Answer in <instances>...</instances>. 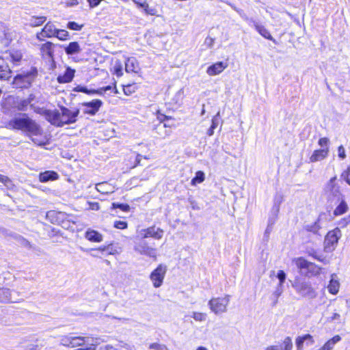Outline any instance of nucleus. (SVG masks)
I'll use <instances>...</instances> for the list:
<instances>
[{
    "instance_id": "f257e3e1",
    "label": "nucleus",
    "mask_w": 350,
    "mask_h": 350,
    "mask_svg": "<svg viewBox=\"0 0 350 350\" xmlns=\"http://www.w3.org/2000/svg\"><path fill=\"white\" fill-rule=\"evenodd\" d=\"M8 124L12 129L23 132L26 136L38 146H46L50 142V139L44 133L41 126L26 113H23L21 117L10 120Z\"/></svg>"
},
{
    "instance_id": "f03ea898",
    "label": "nucleus",
    "mask_w": 350,
    "mask_h": 350,
    "mask_svg": "<svg viewBox=\"0 0 350 350\" xmlns=\"http://www.w3.org/2000/svg\"><path fill=\"white\" fill-rule=\"evenodd\" d=\"M59 110L46 109L44 111L43 115L48 122L57 127L73 124L77 121L80 113L79 109L75 108L71 110L65 106H60Z\"/></svg>"
},
{
    "instance_id": "7ed1b4c3",
    "label": "nucleus",
    "mask_w": 350,
    "mask_h": 350,
    "mask_svg": "<svg viewBox=\"0 0 350 350\" xmlns=\"http://www.w3.org/2000/svg\"><path fill=\"white\" fill-rule=\"evenodd\" d=\"M38 75V71L36 67L31 66L26 71H21L17 73L12 79L11 85L16 90L29 89L35 82Z\"/></svg>"
},
{
    "instance_id": "20e7f679",
    "label": "nucleus",
    "mask_w": 350,
    "mask_h": 350,
    "mask_svg": "<svg viewBox=\"0 0 350 350\" xmlns=\"http://www.w3.org/2000/svg\"><path fill=\"white\" fill-rule=\"evenodd\" d=\"M86 342V337L75 336L72 334L64 335L60 338L61 345L66 348L75 349L74 350H97L96 345L81 347L85 345Z\"/></svg>"
},
{
    "instance_id": "39448f33",
    "label": "nucleus",
    "mask_w": 350,
    "mask_h": 350,
    "mask_svg": "<svg viewBox=\"0 0 350 350\" xmlns=\"http://www.w3.org/2000/svg\"><path fill=\"white\" fill-rule=\"evenodd\" d=\"M296 267L300 271L306 270V275L308 277H315L319 275L323 268L314 262L307 260L304 257L295 258L293 260Z\"/></svg>"
},
{
    "instance_id": "423d86ee",
    "label": "nucleus",
    "mask_w": 350,
    "mask_h": 350,
    "mask_svg": "<svg viewBox=\"0 0 350 350\" xmlns=\"http://www.w3.org/2000/svg\"><path fill=\"white\" fill-rule=\"evenodd\" d=\"M92 256L94 258H102L109 255H117L120 252V247L118 244L111 242L107 245L91 249Z\"/></svg>"
},
{
    "instance_id": "0eeeda50",
    "label": "nucleus",
    "mask_w": 350,
    "mask_h": 350,
    "mask_svg": "<svg viewBox=\"0 0 350 350\" xmlns=\"http://www.w3.org/2000/svg\"><path fill=\"white\" fill-rule=\"evenodd\" d=\"M36 96L34 94H29L27 98L16 96L13 100V108L18 111H25L28 108L33 109L34 107L33 102L36 100Z\"/></svg>"
},
{
    "instance_id": "6e6552de",
    "label": "nucleus",
    "mask_w": 350,
    "mask_h": 350,
    "mask_svg": "<svg viewBox=\"0 0 350 350\" xmlns=\"http://www.w3.org/2000/svg\"><path fill=\"white\" fill-rule=\"evenodd\" d=\"M167 271V265L161 263L151 271L150 273V279L154 288H159L162 286Z\"/></svg>"
},
{
    "instance_id": "1a4fd4ad",
    "label": "nucleus",
    "mask_w": 350,
    "mask_h": 350,
    "mask_svg": "<svg viewBox=\"0 0 350 350\" xmlns=\"http://www.w3.org/2000/svg\"><path fill=\"white\" fill-rule=\"evenodd\" d=\"M230 296L225 295L221 297H213L208 301V306L215 314L225 312L229 304Z\"/></svg>"
},
{
    "instance_id": "9d476101",
    "label": "nucleus",
    "mask_w": 350,
    "mask_h": 350,
    "mask_svg": "<svg viewBox=\"0 0 350 350\" xmlns=\"http://www.w3.org/2000/svg\"><path fill=\"white\" fill-rule=\"evenodd\" d=\"M293 287L297 293L302 297H310L313 298L316 296L314 289L310 282L302 281L300 278H296L293 284Z\"/></svg>"
},
{
    "instance_id": "9b49d317",
    "label": "nucleus",
    "mask_w": 350,
    "mask_h": 350,
    "mask_svg": "<svg viewBox=\"0 0 350 350\" xmlns=\"http://www.w3.org/2000/svg\"><path fill=\"white\" fill-rule=\"evenodd\" d=\"M340 237L341 231L338 227L328 231L325 237L324 250L325 252L334 250Z\"/></svg>"
},
{
    "instance_id": "f8f14e48",
    "label": "nucleus",
    "mask_w": 350,
    "mask_h": 350,
    "mask_svg": "<svg viewBox=\"0 0 350 350\" xmlns=\"http://www.w3.org/2000/svg\"><path fill=\"white\" fill-rule=\"evenodd\" d=\"M134 250L139 254L152 258L154 260H157V249L150 246L146 241H142L136 243Z\"/></svg>"
},
{
    "instance_id": "ddd939ff",
    "label": "nucleus",
    "mask_w": 350,
    "mask_h": 350,
    "mask_svg": "<svg viewBox=\"0 0 350 350\" xmlns=\"http://www.w3.org/2000/svg\"><path fill=\"white\" fill-rule=\"evenodd\" d=\"M57 28L51 22L46 23L40 31L36 33V38L39 41H43L45 38H55Z\"/></svg>"
},
{
    "instance_id": "4468645a",
    "label": "nucleus",
    "mask_w": 350,
    "mask_h": 350,
    "mask_svg": "<svg viewBox=\"0 0 350 350\" xmlns=\"http://www.w3.org/2000/svg\"><path fill=\"white\" fill-rule=\"evenodd\" d=\"M83 107V113L85 115L94 116L103 105V101L100 99H93L89 102H84L81 104Z\"/></svg>"
},
{
    "instance_id": "2eb2a0df",
    "label": "nucleus",
    "mask_w": 350,
    "mask_h": 350,
    "mask_svg": "<svg viewBox=\"0 0 350 350\" xmlns=\"http://www.w3.org/2000/svg\"><path fill=\"white\" fill-rule=\"evenodd\" d=\"M142 232L143 239L151 237L157 240L161 239L164 234L163 229L160 228H156L155 226H152L147 228L143 229Z\"/></svg>"
},
{
    "instance_id": "dca6fc26",
    "label": "nucleus",
    "mask_w": 350,
    "mask_h": 350,
    "mask_svg": "<svg viewBox=\"0 0 350 350\" xmlns=\"http://www.w3.org/2000/svg\"><path fill=\"white\" fill-rule=\"evenodd\" d=\"M336 180L337 176H334L329 180L326 185L327 190L331 195V198L329 200L336 196L342 198L344 196L340 191V186L336 183Z\"/></svg>"
},
{
    "instance_id": "f3484780",
    "label": "nucleus",
    "mask_w": 350,
    "mask_h": 350,
    "mask_svg": "<svg viewBox=\"0 0 350 350\" xmlns=\"http://www.w3.org/2000/svg\"><path fill=\"white\" fill-rule=\"evenodd\" d=\"M76 73L75 69L70 66H66V70L63 73L57 77V81L59 84L68 83L72 81Z\"/></svg>"
},
{
    "instance_id": "a211bd4d",
    "label": "nucleus",
    "mask_w": 350,
    "mask_h": 350,
    "mask_svg": "<svg viewBox=\"0 0 350 350\" xmlns=\"http://www.w3.org/2000/svg\"><path fill=\"white\" fill-rule=\"evenodd\" d=\"M55 44L51 41H46L40 46V55L44 59H53L54 57Z\"/></svg>"
},
{
    "instance_id": "6ab92c4d",
    "label": "nucleus",
    "mask_w": 350,
    "mask_h": 350,
    "mask_svg": "<svg viewBox=\"0 0 350 350\" xmlns=\"http://www.w3.org/2000/svg\"><path fill=\"white\" fill-rule=\"evenodd\" d=\"M228 66L227 62H217L207 68L206 73L209 76H215L221 73Z\"/></svg>"
},
{
    "instance_id": "aec40b11",
    "label": "nucleus",
    "mask_w": 350,
    "mask_h": 350,
    "mask_svg": "<svg viewBox=\"0 0 350 350\" xmlns=\"http://www.w3.org/2000/svg\"><path fill=\"white\" fill-rule=\"evenodd\" d=\"M62 47L65 53L68 56L79 54L82 51V48L77 41L70 42L67 45L62 46Z\"/></svg>"
},
{
    "instance_id": "412c9836",
    "label": "nucleus",
    "mask_w": 350,
    "mask_h": 350,
    "mask_svg": "<svg viewBox=\"0 0 350 350\" xmlns=\"http://www.w3.org/2000/svg\"><path fill=\"white\" fill-rule=\"evenodd\" d=\"M329 152V148L314 150L309 157V160L311 163H315L317 161L323 160L327 157Z\"/></svg>"
},
{
    "instance_id": "4be33fe9",
    "label": "nucleus",
    "mask_w": 350,
    "mask_h": 350,
    "mask_svg": "<svg viewBox=\"0 0 350 350\" xmlns=\"http://www.w3.org/2000/svg\"><path fill=\"white\" fill-rule=\"evenodd\" d=\"M293 342L290 336H286L282 342L278 345H270L265 350H292Z\"/></svg>"
},
{
    "instance_id": "5701e85b",
    "label": "nucleus",
    "mask_w": 350,
    "mask_h": 350,
    "mask_svg": "<svg viewBox=\"0 0 350 350\" xmlns=\"http://www.w3.org/2000/svg\"><path fill=\"white\" fill-rule=\"evenodd\" d=\"M304 342H306L307 345H312L314 343V340L310 334L297 336L295 339V345L297 350H303Z\"/></svg>"
},
{
    "instance_id": "b1692460",
    "label": "nucleus",
    "mask_w": 350,
    "mask_h": 350,
    "mask_svg": "<svg viewBox=\"0 0 350 350\" xmlns=\"http://www.w3.org/2000/svg\"><path fill=\"white\" fill-rule=\"evenodd\" d=\"M254 27L262 37L268 40L272 41L275 44H277L276 40L273 38L270 31L264 25L254 22Z\"/></svg>"
},
{
    "instance_id": "393cba45",
    "label": "nucleus",
    "mask_w": 350,
    "mask_h": 350,
    "mask_svg": "<svg viewBox=\"0 0 350 350\" xmlns=\"http://www.w3.org/2000/svg\"><path fill=\"white\" fill-rule=\"evenodd\" d=\"M141 159L139 154H133L124 159V164L127 169H133L139 165Z\"/></svg>"
},
{
    "instance_id": "a878e982",
    "label": "nucleus",
    "mask_w": 350,
    "mask_h": 350,
    "mask_svg": "<svg viewBox=\"0 0 350 350\" xmlns=\"http://www.w3.org/2000/svg\"><path fill=\"white\" fill-rule=\"evenodd\" d=\"M39 180L41 183L56 180L59 178L58 174L52 170H46L39 174Z\"/></svg>"
},
{
    "instance_id": "bb28decb",
    "label": "nucleus",
    "mask_w": 350,
    "mask_h": 350,
    "mask_svg": "<svg viewBox=\"0 0 350 350\" xmlns=\"http://www.w3.org/2000/svg\"><path fill=\"white\" fill-rule=\"evenodd\" d=\"M340 200L339 204L334 208L333 215L338 217L346 213L349 210V206L345 200V197H338Z\"/></svg>"
},
{
    "instance_id": "cd10ccee",
    "label": "nucleus",
    "mask_w": 350,
    "mask_h": 350,
    "mask_svg": "<svg viewBox=\"0 0 350 350\" xmlns=\"http://www.w3.org/2000/svg\"><path fill=\"white\" fill-rule=\"evenodd\" d=\"M320 229L321 226L319 221H317L311 224L306 225L302 229V233L305 237H308L309 234H319Z\"/></svg>"
},
{
    "instance_id": "c85d7f7f",
    "label": "nucleus",
    "mask_w": 350,
    "mask_h": 350,
    "mask_svg": "<svg viewBox=\"0 0 350 350\" xmlns=\"http://www.w3.org/2000/svg\"><path fill=\"white\" fill-rule=\"evenodd\" d=\"M23 57L20 50H11L9 51V60L14 66H18Z\"/></svg>"
},
{
    "instance_id": "c756f323",
    "label": "nucleus",
    "mask_w": 350,
    "mask_h": 350,
    "mask_svg": "<svg viewBox=\"0 0 350 350\" xmlns=\"http://www.w3.org/2000/svg\"><path fill=\"white\" fill-rule=\"evenodd\" d=\"M85 237L87 240L94 243H100L103 241V235L94 230L90 229L87 230L85 234Z\"/></svg>"
},
{
    "instance_id": "7c9ffc66",
    "label": "nucleus",
    "mask_w": 350,
    "mask_h": 350,
    "mask_svg": "<svg viewBox=\"0 0 350 350\" xmlns=\"http://www.w3.org/2000/svg\"><path fill=\"white\" fill-rule=\"evenodd\" d=\"M122 91L127 96H131L135 94L139 88V84L137 83H130L126 85H122Z\"/></svg>"
},
{
    "instance_id": "2f4dec72",
    "label": "nucleus",
    "mask_w": 350,
    "mask_h": 350,
    "mask_svg": "<svg viewBox=\"0 0 350 350\" xmlns=\"http://www.w3.org/2000/svg\"><path fill=\"white\" fill-rule=\"evenodd\" d=\"M340 340L341 337L339 335H335L332 338L326 341L321 348L322 350H332L334 345Z\"/></svg>"
},
{
    "instance_id": "473e14b6",
    "label": "nucleus",
    "mask_w": 350,
    "mask_h": 350,
    "mask_svg": "<svg viewBox=\"0 0 350 350\" xmlns=\"http://www.w3.org/2000/svg\"><path fill=\"white\" fill-rule=\"evenodd\" d=\"M46 21L45 16H32L29 19V25L36 27L43 25Z\"/></svg>"
},
{
    "instance_id": "72a5a7b5",
    "label": "nucleus",
    "mask_w": 350,
    "mask_h": 350,
    "mask_svg": "<svg viewBox=\"0 0 350 350\" xmlns=\"http://www.w3.org/2000/svg\"><path fill=\"white\" fill-rule=\"evenodd\" d=\"M12 70L7 64H0V79L8 80L11 77Z\"/></svg>"
},
{
    "instance_id": "f704fd0d",
    "label": "nucleus",
    "mask_w": 350,
    "mask_h": 350,
    "mask_svg": "<svg viewBox=\"0 0 350 350\" xmlns=\"http://www.w3.org/2000/svg\"><path fill=\"white\" fill-rule=\"evenodd\" d=\"M340 288V283L337 280L331 279L327 285L328 292L332 295H336Z\"/></svg>"
},
{
    "instance_id": "c9c22d12",
    "label": "nucleus",
    "mask_w": 350,
    "mask_h": 350,
    "mask_svg": "<svg viewBox=\"0 0 350 350\" xmlns=\"http://www.w3.org/2000/svg\"><path fill=\"white\" fill-rule=\"evenodd\" d=\"M55 38H57L60 41H67L70 40V36L69 32L67 30L63 29H57Z\"/></svg>"
},
{
    "instance_id": "e433bc0d",
    "label": "nucleus",
    "mask_w": 350,
    "mask_h": 350,
    "mask_svg": "<svg viewBox=\"0 0 350 350\" xmlns=\"http://www.w3.org/2000/svg\"><path fill=\"white\" fill-rule=\"evenodd\" d=\"M155 116L157 117V120L159 123H164L165 122L169 121H174L175 118L171 116H167L163 113L160 110H157L155 112Z\"/></svg>"
},
{
    "instance_id": "4c0bfd02",
    "label": "nucleus",
    "mask_w": 350,
    "mask_h": 350,
    "mask_svg": "<svg viewBox=\"0 0 350 350\" xmlns=\"http://www.w3.org/2000/svg\"><path fill=\"white\" fill-rule=\"evenodd\" d=\"M137 8H142L146 15L155 16L157 14V10L154 8H149V5L146 2H141Z\"/></svg>"
},
{
    "instance_id": "58836bf2",
    "label": "nucleus",
    "mask_w": 350,
    "mask_h": 350,
    "mask_svg": "<svg viewBox=\"0 0 350 350\" xmlns=\"http://www.w3.org/2000/svg\"><path fill=\"white\" fill-rule=\"evenodd\" d=\"M205 179L204 173L202 171H197L196 176L191 179V185H196L197 184L202 183Z\"/></svg>"
},
{
    "instance_id": "ea45409f",
    "label": "nucleus",
    "mask_w": 350,
    "mask_h": 350,
    "mask_svg": "<svg viewBox=\"0 0 350 350\" xmlns=\"http://www.w3.org/2000/svg\"><path fill=\"white\" fill-rule=\"evenodd\" d=\"M73 92H82L85 93L88 95H94V89H88L85 86H82L81 85H78L75 86L72 89Z\"/></svg>"
},
{
    "instance_id": "a19ab883",
    "label": "nucleus",
    "mask_w": 350,
    "mask_h": 350,
    "mask_svg": "<svg viewBox=\"0 0 350 350\" xmlns=\"http://www.w3.org/2000/svg\"><path fill=\"white\" fill-rule=\"evenodd\" d=\"M111 209H116L119 208L123 212H129L131 210V207L129 204L126 203H118V202H113L111 204Z\"/></svg>"
},
{
    "instance_id": "79ce46f5",
    "label": "nucleus",
    "mask_w": 350,
    "mask_h": 350,
    "mask_svg": "<svg viewBox=\"0 0 350 350\" xmlns=\"http://www.w3.org/2000/svg\"><path fill=\"white\" fill-rule=\"evenodd\" d=\"M191 317L196 321H204L206 320L207 314L205 312H193Z\"/></svg>"
},
{
    "instance_id": "37998d69",
    "label": "nucleus",
    "mask_w": 350,
    "mask_h": 350,
    "mask_svg": "<svg viewBox=\"0 0 350 350\" xmlns=\"http://www.w3.org/2000/svg\"><path fill=\"white\" fill-rule=\"evenodd\" d=\"M66 27L74 31H81L83 27V24H79L75 21H70L67 23Z\"/></svg>"
},
{
    "instance_id": "c03bdc74",
    "label": "nucleus",
    "mask_w": 350,
    "mask_h": 350,
    "mask_svg": "<svg viewBox=\"0 0 350 350\" xmlns=\"http://www.w3.org/2000/svg\"><path fill=\"white\" fill-rule=\"evenodd\" d=\"M148 349L153 350H168L165 345L158 342L150 343L148 346Z\"/></svg>"
},
{
    "instance_id": "a18cd8bd",
    "label": "nucleus",
    "mask_w": 350,
    "mask_h": 350,
    "mask_svg": "<svg viewBox=\"0 0 350 350\" xmlns=\"http://www.w3.org/2000/svg\"><path fill=\"white\" fill-rule=\"evenodd\" d=\"M217 125H218L217 119L215 117L213 118L211 120V125L207 131V135L208 136H211L213 135L214 131L217 127Z\"/></svg>"
},
{
    "instance_id": "49530a36",
    "label": "nucleus",
    "mask_w": 350,
    "mask_h": 350,
    "mask_svg": "<svg viewBox=\"0 0 350 350\" xmlns=\"http://www.w3.org/2000/svg\"><path fill=\"white\" fill-rule=\"evenodd\" d=\"M114 228L120 230H124L128 228V223L125 221L117 220L114 222Z\"/></svg>"
},
{
    "instance_id": "de8ad7c7",
    "label": "nucleus",
    "mask_w": 350,
    "mask_h": 350,
    "mask_svg": "<svg viewBox=\"0 0 350 350\" xmlns=\"http://www.w3.org/2000/svg\"><path fill=\"white\" fill-rule=\"evenodd\" d=\"M341 178H343L345 182L350 185V166H348L347 169L342 172Z\"/></svg>"
},
{
    "instance_id": "09e8293b",
    "label": "nucleus",
    "mask_w": 350,
    "mask_h": 350,
    "mask_svg": "<svg viewBox=\"0 0 350 350\" xmlns=\"http://www.w3.org/2000/svg\"><path fill=\"white\" fill-rule=\"evenodd\" d=\"M113 88L111 85H107L98 89H94V94L103 95L105 92L111 90Z\"/></svg>"
},
{
    "instance_id": "8fccbe9b",
    "label": "nucleus",
    "mask_w": 350,
    "mask_h": 350,
    "mask_svg": "<svg viewBox=\"0 0 350 350\" xmlns=\"http://www.w3.org/2000/svg\"><path fill=\"white\" fill-rule=\"evenodd\" d=\"M349 224H350V214L346 217H344L338 221V225L341 228H345Z\"/></svg>"
},
{
    "instance_id": "3c124183",
    "label": "nucleus",
    "mask_w": 350,
    "mask_h": 350,
    "mask_svg": "<svg viewBox=\"0 0 350 350\" xmlns=\"http://www.w3.org/2000/svg\"><path fill=\"white\" fill-rule=\"evenodd\" d=\"M309 256L312 257L314 259L317 260L319 262H321L324 264H327L328 262V260L325 257H321L317 254L315 252L310 253Z\"/></svg>"
},
{
    "instance_id": "603ef678",
    "label": "nucleus",
    "mask_w": 350,
    "mask_h": 350,
    "mask_svg": "<svg viewBox=\"0 0 350 350\" xmlns=\"http://www.w3.org/2000/svg\"><path fill=\"white\" fill-rule=\"evenodd\" d=\"M329 143V140L327 137H321L318 141V144L321 147L323 148H329L328 145Z\"/></svg>"
},
{
    "instance_id": "864d4df0",
    "label": "nucleus",
    "mask_w": 350,
    "mask_h": 350,
    "mask_svg": "<svg viewBox=\"0 0 350 350\" xmlns=\"http://www.w3.org/2000/svg\"><path fill=\"white\" fill-rule=\"evenodd\" d=\"M277 277L279 279V284L280 286L283 285L285 280H286V273L283 270H280L278 272Z\"/></svg>"
},
{
    "instance_id": "5fc2aeb1",
    "label": "nucleus",
    "mask_w": 350,
    "mask_h": 350,
    "mask_svg": "<svg viewBox=\"0 0 350 350\" xmlns=\"http://www.w3.org/2000/svg\"><path fill=\"white\" fill-rule=\"evenodd\" d=\"M338 154L342 159H344L346 157L345 149L342 145L338 147Z\"/></svg>"
},
{
    "instance_id": "6e6d98bb",
    "label": "nucleus",
    "mask_w": 350,
    "mask_h": 350,
    "mask_svg": "<svg viewBox=\"0 0 350 350\" xmlns=\"http://www.w3.org/2000/svg\"><path fill=\"white\" fill-rule=\"evenodd\" d=\"M175 121H169V122H165L163 123V127L165 129H173L176 127V124L175 123Z\"/></svg>"
},
{
    "instance_id": "4d7b16f0",
    "label": "nucleus",
    "mask_w": 350,
    "mask_h": 350,
    "mask_svg": "<svg viewBox=\"0 0 350 350\" xmlns=\"http://www.w3.org/2000/svg\"><path fill=\"white\" fill-rule=\"evenodd\" d=\"M113 73L118 77H121L123 75L122 66H115Z\"/></svg>"
},
{
    "instance_id": "13d9d810",
    "label": "nucleus",
    "mask_w": 350,
    "mask_h": 350,
    "mask_svg": "<svg viewBox=\"0 0 350 350\" xmlns=\"http://www.w3.org/2000/svg\"><path fill=\"white\" fill-rule=\"evenodd\" d=\"M9 178L6 176H3L2 174H0V182L3 183H7L8 181H9Z\"/></svg>"
},
{
    "instance_id": "bf43d9fd",
    "label": "nucleus",
    "mask_w": 350,
    "mask_h": 350,
    "mask_svg": "<svg viewBox=\"0 0 350 350\" xmlns=\"http://www.w3.org/2000/svg\"><path fill=\"white\" fill-rule=\"evenodd\" d=\"M27 350H39V348L37 345H31Z\"/></svg>"
},
{
    "instance_id": "052dcab7",
    "label": "nucleus",
    "mask_w": 350,
    "mask_h": 350,
    "mask_svg": "<svg viewBox=\"0 0 350 350\" xmlns=\"http://www.w3.org/2000/svg\"><path fill=\"white\" fill-rule=\"evenodd\" d=\"M340 318V314H338V313H334L332 317V319H338Z\"/></svg>"
},
{
    "instance_id": "680f3d73",
    "label": "nucleus",
    "mask_w": 350,
    "mask_h": 350,
    "mask_svg": "<svg viewBox=\"0 0 350 350\" xmlns=\"http://www.w3.org/2000/svg\"><path fill=\"white\" fill-rule=\"evenodd\" d=\"M132 1L136 5L137 7H138L142 2L140 0H132Z\"/></svg>"
},
{
    "instance_id": "e2e57ef3",
    "label": "nucleus",
    "mask_w": 350,
    "mask_h": 350,
    "mask_svg": "<svg viewBox=\"0 0 350 350\" xmlns=\"http://www.w3.org/2000/svg\"><path fill=\"white\" fill-rule=\"evenodd\" d=\"M196 350H208L206 347H202V346H200V347H198Z\"/></svg>"
},
{
    "instance_id": "0e129e2a",
    "label": "nucleus",
    "mask_w": 350,
    "mask_h": 350,
    "mask_svg": "<svg viewBox=\"0 0 350 350\" xmlns=\"http://www.w3.org/2000/svg\"><path fill=\"white\" fill-rule=\"evenodd\" d=\"M113 90H114V91H113V92H114L115 94H117V93L118 92V90H117L116 87V85H115V86H114V88H113Z\"/></svg>"
},
{
    "instance_id": "69168bd1",
    "label": "nucleus",
    "mask_w": 350,
    "mask_h": 350,
    "mask_svg": "<svg viewBox=\"0 0 350 350\" xmlns=\"http://www.w3.org/2000/svg\"><path fill=\"white\" fill-rule=\"evenodd\" d=\"M122 1L124 2V3H126L129 1V0H121Z\"/></svg>"
},
{
    "instance_id": "338daca9",
    "label": "nucleus",
    "mask_w": 350,
    "mask_h": 350,
    "mask_svg": "<svg viewBox=\"0 0 350 350\" xmlns=\"http://www.w3.org/2000/svg\"><path fill=\"white\" fill-rule=\"evenodd\" d=\"M1 59V58L0 57V59Z\"/></svg>"
}]
</instances>
